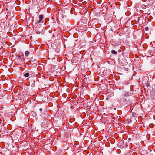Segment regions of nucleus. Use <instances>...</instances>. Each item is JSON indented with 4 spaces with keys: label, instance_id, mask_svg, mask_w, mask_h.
Here are the masks:
<instances>
[{
    "label": "nucleus",
    "instance_id": "obj_1",
    "mask_svg": "<svg viewBox=\"0 0 155 155\" xmlns=\"http://www.w3.org/2000/svg\"><path fill=\"white\" fill-rule=\"evenodd\" d=\"M17 61L19 64H22L24 62V59L23 56H18L17 58Z\"/></svg>",
    "mask_w": 155,
    "mask_h": 155
},
{
    "label": "nucleus",
    "instance_id": "obj_2",
    "mask_svg": "<svg viewBox=\"0 0 155 155\" xmlns=\"http://www.w3.org/2000/svg\"><path fill=\"white\" fill-rule=\"evenodd\" d=\"M43 19V16L42 15H40L39 16V19L38 21L37 20V23H39L42 22V20Z\"/></svg>",
    "mask_w": 155,
    "mask_h": 155
},
{
    "label": "nucleus",
    "instance_id": "obj_3",
    "mask_svg": "<svg viewBox=\"0 0 155 155\" xmlns=\"http://www.w3.org/2000/svg\"><path fill=\"white\" fill-rule=\"evenodd\" d=\"M151 97L152 99L155 100V92L152 91L151 92Z\"/></svg>",
    "mask_w": 155,
    "mask_h": 155
},
{
    "label": "nucleus",
    "instance_id": "obj_4",
    "mask_svg": "<svg viewBox=\"0 0 155 155\" xmlns=\"http://www.w3.org/2000/svg\"><path fill=\"white\" fill-rule=\"evenodd\" d=\"M111 53L114 54H117V52L114 50H112L111 51Z\"/></svg>",
    "mask_w": 155,
    "mask_h": 155
},
{
    "label": "nucleus",
    "instance_id": "obj_5",
    "mask_svg": "<svg viewBox=\"0 0 155 155\" xmlns=\"http://www.w3.org/2000/svg\"><path fill=\"white\" fill-rule=\"evenodd\" d=\"M29 54V52L28 51H27L25 52V55L26 56H28V54Z\"/></svg>",
    "mask_w": 155,
    "mask_h": 155
},
{
    "label": "nucleus",
    "instance_id": "obj_6",
    "mask_svg": "<svg viewBox=\"0 0 155 155\" xmlns=\"http://www.w3.org/2000/svg\"><path fill=\"white\" fill-rule=\"evenodd\" d=\"M29 73H27L24 74V76L25 77H28L29 76Z\"/></svg>",
    "mask_w": 155,
    "mask_h": 155
},
{
    "label": "nucleus",
    "instance_id": "obj_7",
    "mask_svg": "<svg viewBox=\"0 0 155 155\" xmlns=\"http://www.w3.org/2000/svg\"><path fill=\"white\" fill-rule=\"evenodd\" d=\"M145 30L146 31H147L148 30V28L147 27H145Z\"/></svg>",
    "mask_w": 155,
    "mask_h": 155
},
{
    "label": "nucleus",
    "instance_id": "obj_8",
    "mask_svg": "<svg viewBox=\"0 0 155 155\" xmlns=\"http://www.w3.org/2000/svg\"><path fill=\"white\" fill-rule=\"evenodd\" d=\"M40 31H37L36 32V33L37 34H40Z\"/></svg>",
    "mask_w": 155,
    "mask_h": 155
},
{
    "label": "nucleus",
    "instance_id": "obj_9",
    "mask_svg": "<svg viewBox=\"0 0 155 155\" xmlns=\"http://www.w3.org/2000/svg\"><path fill=\"white\" fill-rule=\"evenodd\" d=\"M39 110L41 112L42 110V108H40L39 109Z\"/></svg>",
    "mask_w": 155,
    "mask_h": 155
},
{
    "label": "nucleus",
    "instance_id": "obj_10",
    "mask_svg": "<svg viewBox=\"0 0 155 155\" xmlns=\"http://www.w3.org/2000/svg\"><path fill=\"white\" fill-rule=\"evenodd\" d=\"M85 18H83L82 19V21H83L84 20H85Z\"/></svg>",
    "mask_w": 155,
    "mask_h": 155
},
{
    "label": "nucleus",
    "instance_id": "obj_11",
    "mask_svg": "<svg viewBox=\"0 0 155 155\" xmlns=\"http://www.w3.org/2000/svg\"><path fill=\"white\" fill-rule=\"evenodd\" d=\"M131 140V138H129L128 139V140Z\"/></svg>",
    "mask_w": 155,
    "mask_h": 155
}]
</instances>
